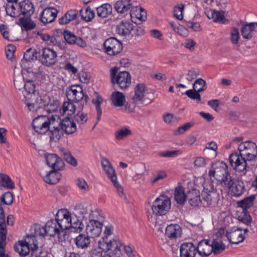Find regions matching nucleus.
Wrapping results in <instances>:
<instances>
[{"label":"nucleus","instance_id":"30","mask_svg":"<svg viewBox=\"0 0 257 257\" xmlns=\"http://www.w3.org/2000/svg\"><path fill=\"white\" fill-rule=\"evenodd\" d=\"M59 124L63 132L66 134H71L76 131L75 123L71 120L68 117H66L62 120L59 118Z\"/></svg>","mask_w":257,"mask_h":257},{"label":"nucleus","instance_id":"4","mask_svg":"<svg viewBox=\"0 0 257 257\" xmlns=\"http://www.w3.org/2000/svg\"><path fill=\"white\" fill-rule=\"evenodd\" d=\"M56 119H59V117L57 115L51 117L39 115L33 120L32 125L37 133L44 134L50 130L51 125L54 124Z\"/></svg>","mask_w":257,"mask_h":257},{"label":"nucleus","instance_id":"46","mask_svg":"<svg viewBox=\"0 0 257 257\" xmlns=\"http://www.w3.org/2000/svg\"><path fill=\"white\" fill-rule=\"evenodd\" d=\"M17 24L24 28L26 30H30L34 29L36 24L34 22L29 18H20L18 20Z\"/></svg>","mask_w":257,"mask_h":257},{"label":"nucleus","instance_id":"47","mask_svg":"<svg viewBox=\"0 0 257 257\" xmlns=\"http://www.w3.org/2000/svg\"><path fill=\"white\" fill-rule=\"evenodd\" d=\"M73 101H65L63 103L62 108L60 109V112L63 114H67V115H72L74 114L76 106L72 103Z\"/></svg>","mask_w":257,"mask_h":257},{"label":"nucleus","instance_id":"53","mask_svg":"<svg viewBox=\"0 0 257 257\" xmlns=\"http://www.w3.org/2000/svg\"><path fill=\"white\" fill-rule=\"evenodd\" d=\"M254 200L255 196L254 195H251L239 201L238 202V205L239 207H241L243 210H246L253 205Z\"/></svg>","mask_w":257,"mask_h":257},{"label":"nucleus","instance_id":"63","mask_svg":"<svg viewBox=\"0 0 257 257\" xmlns=\"http://www.w3.org/2000/svg\"><path fill=\"white\" fill-rule=\"evenodd\" d=\"M230 40L231 43L234 44H237L239 38V31L235 28H233L230 32Z\"/></svg>","mask_w":257,"mask_h":257},{"label":"nucleus","instance_id":"36","mask_svg":"<svg viewBox=\"0 0 257 257\" xmlns=\"http://www.w3.org/2000/svg\"><path fill=\"white\" fill-rule=\"evenodd\" d=\"M91 238L87 234H80L75 239V243L78 248L85 249L87 248L90 244Z\"/></svg>","mask_w":257,"mask_h":257},{"label":"nucleus","instance_id":"54","mask_svg":"<svg viewBox=\"0 0 257 257\" xmlns=\"http://www.w3.org/2000/svg\"><path fill=\"white\" fill-rule=\"evenodd\" d=\"M211 247H212V252L214 254H218L225 249V245L221 240L213 239L211 241Z\"/></svg>","mask_w":257,"mask_h":257},{"label":"nucleus","instance_id":"61","mask_svg":"<svg viewBox=\"0 0 257 257\" xmlns=\"http://www.w3.org/2000/svg\"><path fill=\"white\" fill-rule=\"evenodd\" d=\"M200 92H198V90L194 89L193 88L192 89H189L187 90L185 94L190 99L193 100H197L198 101H201V95L199 94Z\"/></svg>","mask_w":257,"mask_h":257},{"label":"nucleus","instance_id":"29","mask_svg":"<svg viewBox=\"0 0 257 257\" xmlns=\"http://www.w3.org/2000/svg\"><path fill=\"white\" fill-rule=\"evenodd\" d=\"M134 29L133 24L129 21H121L116 28V32L119 35L126 36L129 35Z\"/></svg>","mask_w":257,"mask_h":257},{"label":"nucleus","instance_id":"42","mask_svg":"<svg viewBox=\"0 0 257 257\" xmlns=\"http://www.w3.org/2000/svg\"><path fill=\"white\" fill-rule=\"evenodd\" d=\"M112 6L109 4H104L96 9L97 16L101 18H105L112 13Z\"/></svg>","mask_w":257,"mask_h":257},{"label":"nucleus","instance_id":"8","mask_svg":"<svg viewBox=\"0 0 257 257\" xmlns=\"http://www.w3.org/2000/svg\"><path fill=\"white\" fill-rule=\"evenodd\" d=\"M110 78L112 83L117 84L121 89L128 88L131 82L130 73L125 71L118 73L117 67H114L111 69Z\"/></svg>","mask_w":257,"mask_h":257},{"label":"nucleus","instance_id":"41","mask_svg":"<svg viewBox=\"0 0 257 257\" xmlns=\"http://www.w3.org/2000/svg\"><path fill=\"white\" fill-rule=\"evenodd\" d=\"M58 170H53L50 171L47 175L44 178V181L49 184H55L57 183L60 179L61 175Z\"/></svg>","mask_w":257,"mask_h":257},{"label":"nucleus","instance_id":"60","mask_svg":"<svg viewBox=\"0 0 257 257\" xmlns=\"http://www.w3.org/2000/svg\"><path fill=\"white\" fill-rule=\"evenodd\" d=\"M193 88L200 92L206 90L207 87L205 81L202 78L197 79L193 84Z\"/></svg>","mask_w":257,"mask_h":257},{"label":"nucleus","instance_id":"62","mask_svg":"<svg viewBox=\"0 0 257 257\" xmlns=\"http://www.w3.org/2000/svg\"><path fill=\"white\" fill-rule=\"evenodd\" d=\"M181 153L182 152L180 150L167 151L160 152L159 156L165 158H175L180 155Z\"/></svg>","mask_w":257,"mask_h":257},{"label":"nucleus","instance_id":"7","mask_svg":"<svg viewBox=\"0 0 257 257\" xmlns=\"http://www.w3.org/2000/svg\"><path fill=\"white\" fill-rule=\"evenodd\" d=\"M171 206L170 198L165 195H161L153 203L152 213L156 216L164 215L170 210Z\"/></svg>","mask_w":257,"mask_h":257},{"label":"nucleus","instance_id":"9","mask_svg":"<svg viewBox=\"0 0 257 257\" xmlns=\"http://www.w3.org/2000/svg\"><path fill=\"white\" fill-rule=\"evenodd\" d=\"M101 163L103 169L108 178L111 180L114 186L117 189L119 196L122 197L124 195L123 189L117 181V175L111 164L108 159L105 158L101 159Z\"/></svg>","mask_w":257,"mask_h":257},{"label":"nucleus","instance_id":"10","mask_svg":"<svg viewBox=\"0 0 257 257\" xmlns=\"http://www.w3.org/2000/svg\"><path fill=\"white\" fill-rule=\"evenodd\" d=\"M55 218L63 236L65 237L66 230L71 226V213L66 209H61L57 212Z\"/></svg>","mask_w":257,"mask_h":257},{"label":"nucleus","instance_id":"28","mask_svg":"<svg viewBox=\"0 0 257 257\" xmlns=\"http://www.w3.org/2000/svg\"><path fill=\"white\" fill-rule=\"evenodd\" d=\"M59 120H55L54 124L51 125L49 130L51 134L50 135V141L57 142L63 136L64 132L59 124Z\"/></svg>","mask_w":257,"mask_h":257},{"label":"nucleus","instance_id":"18","mask_svg":"<svg viewBox=\"0 0 257 257\" xmlns=\"http://www.w3.org/2000/svg\"><path fill=\"white\" fill-rule=\"evenodd\" d=\"M45 157L48 166L54 170H60L64 163L62 159L56 154H45Z\"/></svg>","mask_w":257,"mask_h":257},{"label":"nucleus","instance_id":"45","mask_svg":"<svg viewBox=\"0 0 257 257\" xmlns=\"http://www.w3.org/2000/svg\"><path fill=\"white\" fill-rule=\"evenodd\" d=\"M13 202V197L10 192H6L0 197V210L3 211V215L4 219V223L6 224L5 213L2 203L5 205H11Z\"/></svg>","mask_w":257,"mask_h":257},{"label":"nucleus","instance_id":"59","mask_svg":"<svg viewBox=\"0 0 257 257\" xmlns=\"http://www.w3.org/2000/svg\"><path fill=\"white\" fill-rule=\"evenodd\" d=\"M37 57V52L35 49L32 48L28 49L24 55V59L27 61L36 59Z\"/></svg>","mask_w":257,"mask_h":257},{"label":"nucleus","instance_id":"48","mask_svg":"<svg viewBox=\"0 0 257 257\" xmlns=\"http://www.w3.org/2000/svg\"><path fill=\"white\" fill-rule=\"evenodd\" d=\"M14 249L21 255L24 256L28 255L30 251H31V248L24 243L23 241H20L18 243L16 244Z\"/></svg>","mask_w":257,"mask_h":257},{"label":"nucleus","instance_id":"40","mask_svg":"<svg viewBox=\"0 0 257 257\" xmlns=\"http://www.w3.org/2000/svg\"><path fill=\"white\" fill-rule=\"evenodd\" d=\"M232 196L239 197L241 196L244 192V183L241 181H234L233 184L229 189Z\"/></svg>","mask_w":257,"mask_h":257},{"label":"nucleus","instance_id":"5","mask_svg":"<svg viewBox=\"0 0 257 257\" xmlns=\"http://www.w3.org/2000/svg\"><path fill=\"white\" fill-rule=\"evenodd\" d=\"M122 243L118 239L108 240L107 236L102 237L98 241V247L104 252H109V255H119Z\"/></svg>","mask_w":257,"mask_h":257},{"label":"nucleus","instance_id":"31","mask_svg":"<svg viewBox=\"0 0 257 257\" xmlns=\"http://www.w3.org/2000/svg\"><path fill=\"white\" fill-rule=\"evenodd\" d=\"M181 228L177 224H170L166 228L165 234L171 239H175L181 236Z\"/></svg>","mask_w":257,"mask_h":257},{"label":"nucleus","instance_id":"2","mask_svg":"<svg viewBox=\"0 0 257 257\" xmlns=\"http://www.w3.org/2000/svg\"><path fill=\"white\" fill-rule=\"evenodd\" d=\"M5 10L11 17H18L21 15L31 16L35 11L34 6L30 0H23L19 3L7 4Z\"/></svg>","mask_w":257,"mask_h":257},{"label":"nucleus","instance_id":"3","mask_svg":"<svg viewBox=\"0 0 257 257\" xmlns=\"http://www.w3.org/2000/svg\"><path fill=\"white\" fill-rule=\"evenodd\" d=\"M219 190L217 187H214V182H207L203 185V189L201 193L203 200L207 205L216 206L219 200Z\"/></svg>","mask_w":257,"mask_h":257},{"label":"nucleus","instance_id":"51","mask_svg":"<svg viewBox=\"0 0 257 257\" xmlns=\"http://www.w3.org/2000/svg\"><path fill=\"white\" fill-rule=\"evenodd\" d=\"M80 15L83 20L86 22H90L94 18L95 13L90 8L87 7L84 11L82 9L80 10Z\"/></svg>","mask_w":257,"mask_h":257},{"label":"nucleus","instance_id":"52","mask_svg":"<svg viewBox=\"0 0 257 257\" xmlns=\"http://www.w3.org/2000/svg\"><path fill=\"white\" fill-rule=\"evenodd\" d=\"M61 152L63 159L69 164L73 166H76L77 161L76 159L71 155L70 152L64 149H61Z\"/></svg>","mask_w":257,"mask_h":257},{"label":"nucleus","instance_id":"34","mask_svg":"<svg viewBox=\"0 0 257 257\" xmlns=\"http://www.w3.org/2000/svg\"><path fill=\"white\" fill-rule=\"evenodd\" d=\"M89 211L90 209L84 205L77 204L74 206L72 215L75 217L84 220L87 218Z\"/></svg>","mask_w":257,"mask_h":257},{"label":"nucleus","instance_id":"55","mask_svg":"<svg viewBox=\"0 0 257 257\" xmlns=\"http://www.w3.org/2000/svg\"><path fill=\"white\" fill-rule=\"evenodd\" d=\"M41 39L45 42L48 46H56L57 44V39L53 35H50L48 34L42 33L39 35Z\"/></svg>","mask_w":257,"mask_h":257},{"label":"nucleus","instance_id":"11","mask_svg":"<svg viewBox=\"0 0 257 257\" xmlns=\"http://www.w3.org/2000/svg\"><path fill=\"white\" fill-rule=\"evenodd\" d=\"M238 150L241 156L248 161H253L257 156V146L251 141L241 142L238 147Z\"/></svg>","mask_w":257,"mask_h":257},{"label":"nucleus","instance_id":"25","mask_svg":"<svg viewBox=\"0 0 257 257\" xmlns=\"http://www.w3.org/2000/svg\"><path fill=\"white\" fill-rule=\"evenodd\" d=\"M63 36L65 41L69 44H76L77 45L85 47L86 46V42L82 38L76 36L74 34L69 31H65L63 32Z\"/></svg>","mask_w":257,"mask_h":257},{"label":"nucleus","instance_id":"44","mask_svg":"<svg viewBox=\"0 0 257 257\" xmlns=\"http://www.w3.org/2000/svg\"><path fill=\"white\" fill-rule=\"evenodd\" d=\"M174 197L178 204L183 205L187 198L184 192V189L182 186L176 188L174 192Z\"/></svg>","mask_w":257,"mask_h":257},{"label":"nucleus","instance_id":"50","mask_svg":"<svg viewBox=\"0 0 257 257\" xmlns=\"http://www.w3.org/2000/svg\"><path fill=\"white\" fill-rule=\"evenodd\" d=\"M71 221L70 228H74V231L80 232L82 230L84 227V224L82 223V221L83 219H80L78 217H75L71 214Z\"/></svg>","mask_w":257,"mask_h":257},{"label":"nucleus","instance_id":"57","mask_svg":"<svg viewBox=\"0 0 257 257\" xmlns=\"http://www.w3.org/2000/svg\"><path fill=\"white\" fill-rule=\"evenodd\" d=\"M102 98L96 94V98H93L92 100V102L95 105L96 109L97 111V119L99 121L100 119L101 115L102 114L101 109L100 108V105L102 102Z\"/></svg>","mask_w":257,"mask_h":257},{"label":"nucleus","instance_id":"12","mask_svg":"<svg viewBox=\"0 0 257 257\" xmlns=\"http://www.w3.org/2000/svg\"><path fill=\"white\" fill-rule=\"evenodd\" d=\"M229 161L231 167L235 171L242 173L243 175L245 174L247 171V161L248 160L241 156L239 152L230 154Z\"/></svg>","mask_w":257,"mask_h":257},{"label":"nucleus","instance_id":"24","mask_svg":"<svg viewBox=\"0 0 257 257\" xmlns=\"http://www.w3.org/2000/svg\"><path fill=\"white\" fill-rule=\"evenodd\" d=\"M211 241L203 239L198 244L196 247L197 252L202 257L209 256L212 252Z\"/></svg>","mask_w":257,"mask_h":257},{"label":"nucleus","instance_id":"38","mask_svg":"<svg viewBox=\"0 0 257 257\" xmlns=\"http://www.w3.org/2000/svg\"><path fill=\"white\" fill-rule=\"evenodd\" d=\"M187 199L189 203L192 206H198L201 202L200 192L196 189H193L188 192Z\"/></svg>","mask_w":257,"mask_h":257},{"label":"nucleus","instance_id":"19","mask_svg":"<svg viewBox=\"0 0 257 257\" xmlns=\"http://www.w3.org/2000/svg\"><path fill=\"white\" fill-rule=\"evenodd\" d=\"M130 16L133 23L141 24L147 18V12L141 7H132L130 11Z\"/></svg>","mask_w":257,"mask_h":257},{"label":"nucleus","instance_id":"23","mask_svg":"<svg viewBox=\"0 0 257 257\" xmlns=\"http://www.w3.org/2000/svg\"><path fill=\"white\" fill-rule=\"evenodd\" d=\"M225 12L222 11L209 10L205 13L206 16L209 19H212L214 22H218L222 24H227L228 20L224 17Z\"/></svg>","mask_w":257,"mask_h":257},{"label":"nucleus","instance_id":"17","mask_svg":"<svg viewBox=\"0 0 257 257\" xmlns=\"http://www.w3.org/2000/svg\"><path fill=\"white\" fill-rule=\"evenodd\" d=\"M228 171L227 166L225 164H213L209 171V175L211 178H214L217 181Z\"/></svg>","mask_w":257,"mask_h":257},{"label":"nucleus","instance_id":"43","mask_svg":"<svg viewBox=\"0 0 257 257\" xmlns=\"http://www.w3.org/2000/svg\"><path fill=\"white\" fill-rule=\"evenodd\" d=\"M78 15L77 12L75 10H70L68 11L64 16L59 19V23L60 25H65L70 22L76 19Z\"/></svg>","mask_w":257,"mask_h":257},{"label":"nucleus","instance_id":"14","mask_svg":"<svg viewBox=\"0 0 257 257\" xmlns=\"http://www.w3.org/2000/svg\"><path fill=\"white\" fill-rule=\"evenodd\" d=\"M103 45L105 52L109 55L117 54L122 49L121 43L113 38H110L106 40Z\"/></svg>","mask_w":257,"mask_h":257},{"label":"nucleus","instance_id":"20","mask_svg":"<svg viewBox=\"0 0 257 257\" xmlns=\"http://www.w3.org/2000/svg\"><path fill=\"white\" fill-rule=\"evenodd\" d=\"M234 178L230 175V173L228 171L224 174L216 183V186L218 188L220 193H222L223 190H226L230 189L234 182Z\"/></svg>","mask_w":257,"mask_h":257},{"label":"nucleus","instance_id":"26","mask_svg":"<svg viewBox=\"0 0 257 257\" xmlns=\"http://www.w3.org/2000/svg\"><path fill=\"white\" fill-rule=\"evenodd\" d=\"M180 257H195L196 247L191 242L183 243L180 247Z\"/></svg>","mask_w":257,"mask_h":257},{"label":"nucleus","instance_id":"13","mask_svg":"<svg viewBox=\"0 0 257 257\" xmlns=\"http://www.w3.org/2000/svg\"><path fill=\"white\" fill-rule=\"evenodd\" d=\"M39 60L43 65L50 67L57 61V53L50 48H44L39 52Z\"/></svg>","mask_w":257,"mask_h":257},{"label":"nucleus","instance_id":"22","mask_svg":"<svg viewBox=\"0 0 257 257\" xmlns=\"http://www.w3.org/2000/svg\"><path fill=\"white\" fill-rule=\"evenodd\" d=\"M58 11L52 7L45 8L41 14V21L44 24H47L53 22L56 19Z\"/></svg>","mask_w":257,"mask_h":257},{"label":"nucleus","instance_id":"58","mask_svg":"<svg viewBox=\"0 0 257 257\" xmlns=\"http://www.w3.org/2000/svg\"><path fill=\"white\" fill-rule=\"evenodd\" d=\"M87 217L89 221H99L101 222L103 219V216L101 215L99 211L97 210L94 211L90 210Z\"/></svg>","mask_w":257,"mask_h":257},{"label":"nucleus","instance_id":"32","mask_svg":"<svg viewBox=\"0 0 257 257\" xmlns=\"http://www.w3.org/2000/svg\"><path fill=\"white\" fill-rule=\"evenodd\" d=\"M132 0H118L114 5L115 10L120 14H125L132 8Z\"/></svg>","mask_w":257,"mask_h":257},{"label":"nucleus","instance_id":"37","mask_svg":"<svg viewBox=\"0 0 257 257\" xmlns=\"http://www.w3.org/2000/svg\"><path fill=\"white\" fill-rule=\"evenodd\" d=\"M111 104L116 107H121L124 105L125 102V95L119 91H114L111 96Z\"/></svg>","mask_w":257,"mask_h":257},{"label":"nucleus","instance_id":"33","mask_svg":"<svg viewBox=\"0 0 257 257\" xmlns=\"http://www.w3.org/2000/svg\"><path fill=\"white\" fill-rule=\"evenodd\" d=\"M146 86L143 83L138 84L135 88V94L132 97V101L135 103L141 102L145 96Z\"/></svg>","mask_w":257,"mask_h":257},{"label":"nucleus","instance_id":"49","mask_svg":"<svg viewBox=\"0 0 257 257\" xmlns=\"http://www.w3.org/2000/svg\"><path fill=\"white\" fill-rule=\"evenodd\" d=\"M0 186L11 189L15 188L13 181L8 175L4 174H0Z\"/></svg>","mask_w":257,"mask_h":257},{"label":"nucleus","instance_id":"56","mask_svg":"<svg viewBox=\"0 0 257 257\" xmlns=\"http://www.w3.org/2000/svg\"><path fill=\"white\" fill-rule=\"evenodd\" d=\"M132 134L131 131L126 127L118 129L115 132V138L118 140H123Z\"/></svg>","mask_w":257,"mask_h":257},{"label":"nucleus","instance_id":"27","mask_svg":"<svg viewBox=\"0 0 257 257\" xmlns=\"http://www.w3.org/2000/svg\"><path fill=\"white\" fill-rule=\"evenodd\" d=\"M23 241L31 248L32 256L42 253V249L38 248L35 235H27L25 239Z\"/></svg>","mask_w":257,"mask_h":257},{"label":"nucleus","instance_id":"64","mask_svg":"<svg viewBox=\"0 0 257 257\" xmlns=\"http://www.w3.org/2000/svg\"><path fill=\"white\" fill-rule=\"evenodd\" d=\"M75 121L80 124H83L87 121V114L83 112L79 111L77 114L74 117Z\"/></svg>","mask_w":257,"mask_h":257},{"label":"nucleus","instance_id":"16","mask_svg":"<svg viewBox=\"0 0 257 257\" xmlns=\"http://www.w3.org/2000/svg\"><path fill=\"white\" fill-rule=\"evenodd\" d=\"M46 229L47 234L51 236H54L57 235L60 241H63L66 239V237L63 236L60 229L58 227V222L56 218L55 219H51L48 221L45 225Z\"/></svg>","mask_w":257,"mask_h":257},{"label":"nucleus","instance_id":"35","mask_svg":"<svg viewBox=\"0 0 257 257\" xmlns=\"http://www.w3.org/2000/svg\"><path fill=\"white\" fill-rule=\"evenodd\" d=\"M227 237L230 242L232 244H238L244 239V236L239 229L232 230L230 232H227Z\"/></svg>","mask_w":257,"mask_h":257},{"label":"nucleus","instance_id":"1","mask_svg":"<svg viewBox=\"0 0 257 257\" xmlns=\"http://www.w3.org/2000/svg\"><path fill=\"white\" fill-rule=\"evenodd\" d=\"M23 74V80L25 81L24 88L28 94L25 96V104L30 111L36 112L42 105V100L36 93L35 86L32 79H27Z\"/></svg>","mask_w":257,"mask_h":257},{"label":"nucleus","instance_id":"6","mask_svg":"<svg viewBox=\"0 0 257 257\" xmlns=\"http://www.w3.org/2000/svg\"><path fill=\"white\" fill-rule=\"evenodd\" d=\"M66 96L68 100L80 102L79 108L82 109L87 104L88 96L83 93L82 88L78 86H71L66 89Z\"/></svg>","mask_w":257,"mask_h":257},{"label":"nucleus","instance_id":"21","mask_svg":"<svg viewBox=\"0 0 257 257\" xmlns=\"http://www.w3.org/2000/svg\"><path fill=\"white\" fill-rule=\"evenodd\" d=\"M102 223L99 221H91L86 226V234L91 238L98 237L102 231Z\"/></svg>","mask_w":257,"mask_h":257},{"label":"nucleus","instance_id":"15","mask_svg":"<svg viewBox=\"0 0 257 257\" xmlns=\"http://www.w3.org/2000/svg\"><path fill=\"white\" fill-rule=\"evenodd\" d=\"M6 236V224L4 223L3 211L0 210V257H8L5 253Z\"/></svg>","mask_w":257,"mask_h":257},{"label":"nucleus","instance_id":"39","mask_svg":"<svg viewBox=\"0 0 257 257\" xmlns=\"http://www.w3.org/2000/svg\"><path fill=\"white\" fill-rule=\"evenodd\" d=\"M257 28V23L253 22L246 24L241 29V35L243 38L250 39L252 37V33Z\"/></svg>","mask_w":257,"mask_h":257}]
</instances>
